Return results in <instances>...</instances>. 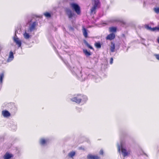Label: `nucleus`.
Instances as JSON below:
<instances>
[{"label": "nucleus", "instance_id": "nucleus-1", "mask_svg": "<svg viewBox=\"0 0 159 159\" xmlns=\"http://www.w3.org/2000/svg\"><path fill=\"white\" fill-rule=\"evenodd\" d=\"M92 7L90 9V14H95L96 9L100 7V2L99 0H92Z\"/></svg>", "mask_w": 159, "mask_h": 159}, {"label": "nucleus", "instance_id": "nucleus-2", "mask_svg": "<svg viewBox=\"0 0 159 159\" xmlns=\"http://www.w3.org/2000/svg\"><path fill=\"white\" fill-rule=\"evenodd\" d=\"M71 100L77 103H80L81 101H85L87 100L86 97L82 95H77L71 99Z\"/></svg>", "mask_w": 159, "mask_h": 159}, {"label": "nucleus", "instance_id": "nucleus-3", "mask_svg": "<svg viewBox=\"0 0 159 159\" xmlns=\"http://www.w3.org/2000/svg\"><path fill=\"white\" fill-rule=\"evenodd\" d=\"M120 149L123 156L124 157L129 156L130 154V151L129 150L127 151L125 149L122 147L121 144L118 146V150L119 152H120Z\"/></svg>", "mask_w": 159, "mask_h": 159}, {"label": "nucleus", "instance_id": "nucleus-4", "mask_svg": "<svg viewBox=\"0 0 159 159\" xmlns=\"http://www.w3.org/2000/svg\"><path fill=\"white\" fill-rule=\"evenodd\" d=\"M72 8L75 10L77 14L80 15L81 14V10L80 7L77 4L72 3L70 4Z\"/></svg>", "mask_w": 159, "mask_h": 159}, {"label": "nucleus", "instance_id": "nucleus-5", "mask_svg": "<svg viewBox=\"0 0 159 159\" xmlns=\"http://www.w3.org/2000/svg\"><path fill=\"white\" fill-rule=\"evenodd\" d=\"M145 27L147 29L150 30L152 31H159V27H156L152 28L150 27L148 25H146Z\"/></svg>", "mask_w": 159, "mask_h": 159}, {"label": "nucleus", "instance_id": "nucleus-6", "mask_svg": "<svg viewBox=\"0 0 159 159\" xmlns=\"http://www.w3.org/2000/svg\"><path fill=\"white\" fill-rule=\"evenodd\" d=\"M115 38V34L113 33H111L108 35L106 37V40H113Z\"/></svg>", "mask_w": 159, "mask_h": 159}, {"label": "nucleus", "instance_id": "nucleus-7", "mask_svg": "<svg viewBox=\"0 0 159 159\" xmlns=\"http://www.w3.org/2000/svg\"><path fill=\"white\" fill-rule=\"evenodd\" d=\"M66 11L68 16L69 18H71L74 15V13L72 12L71 10L69 9H66Z\"/></svg>", "mask_w": 159, "mask_h": 159}, {"label": "nucleus", "instance_id": "nucleus-8", "mask_svg": "<svg viewBox=\"0 0 159 159\" xmlns=\"http://www.w3.org/2000/svg\"><path fill=\"white\" fill-rule=\"evenodd\" d=\"M88 159H100V157L98 155L89 154L87 156Z\"/></svg>", "mask_w": 159, "mask_h": 159}, {"label": "nucleus", "instance_id": "nucleus-9", "mask_svg": "<svg viewBox=\"0 0 159 159\" xmlns=\"http://www.w3.org/2000/svg\"><path fill=\"white\" fill-rule=\"evenodd\" d=\"M14 58L13 54L12 51L10 52L9 57L7 59V62H10L12 61Z\"/></svg>", "mask_w": 159, "mask_h": 159}, {"label": "nucleus", "instance_id": "nucleus-10", "mask_svg": "<svg viewBox=\"0 0 159 159\" xmlns=\"http://www.w3.org/2000/svg\"><path fill=\"white\" fill-rule=\"evenodd\" d=\"M2 113L3 116L5 117H7L10 116H11L10 112L7 110L2 111Z\"/></svg>", "mask_w": 159, "mask_h": 159}, {"label": "nucleus", "instance_id": "nucleus-11", "mask_svg": "<svg viewBox=\"0 0 159 159\" xmlns=\"http://www.w3.org/2000/svg\"><path fill=\"white\" fill-rule=\"evenodd\" d=\"M14 41L16 44L18 45V47L19 48L21 46V42L17 37H15L14 38Z\"/></svg>", "mask_w": 159, "mask_h": 159}, {"label": "nucleus", "instance_id": "nucleus-12", "mask_svg": "<svg viewBox=\"0 0 159 159\" xmlns=\"http://www.w3.org/2000/svg\"><path fill=\"white\" fill-rule=\"evenodd\" d=\"M13 157L12 154L7 152L4 156V159H10Z\"/></svg>", "mask_w": 159, "mask_h": 159}, {"label": "nucleus", "instance_id": "nucleus-13", "mask_svg": "<svg viewBox=\"0 0 159 159\" xmlns=\"http://www.w3.org/2000/svg\"><path fill=\"white\" fill-rule=\"evenodd\" d=\"M111 45L110 46V50L111 52H115V43L112 42L111 43Z\"/></svg>", "mask_w": 159, "mask_h": 159}, {"label": "nucleus", "instance_id": "nucleus-14", "mask_svg": "<svg viewBox=\"0 0 159 159\" xmlns=\"http://www.w3.org/2000/svg\"><path fill=\"white\" fill-rule=\"evenodd\" d=\"M36 25V23L35 22H34L30 26L29 30L30 31H32L35 28V27Z\"/></svg>", "mask_w": 159, "mask_h": 159}, {"label": "nucleus", "instance_id": "nucleus-15", "mask_svg": "<svg viewBox=\"0 0 159 159\" xmlns=\"http://www.w3.org/2000/svg\"><path fill=\"white\" fill-rule=\"evenodd\" d=\"M82 31L84 36L85 38L88 37V33L87 30L84 27H83L82 29Z\"/></svg>", "mask_w": 159, "mask_h": 159}, {"label": "nucleus", "instance_id": "nucleus-16", "mask_svg": "<svg viewBox=\"0 0 159 159\" xmlns=\"http://www.w3.org/2000/svg\"><path fill=\"white\" fill-rule=\"evenodd\" d=\"M83 52L85 56H89L91 55V53L89 51H88L87 49H83Z\"/></svg>", "mask_w": 159, "mask_h": 159}, {"label": "nucleus", "instance_id": "nucleus-17", "mask_svg": "<svg viewBox=\"0 0 159 159\" xmlns=\"http://www.w3.org/2000/svg\"><path fill=\"white\" fill-rule=\"evenodd\" d=\"M116 30L117 28L116 27H111L109 28V31L110 32H116Z\"/></svg>", "mask_w": 159, "mask_h": 159}, {"label": "nucleus", "instance_id": "nucleus-18", "mask_svg": "<svg viewBox=\"0 0 159 159\" xmlns=\"http://www.w3.org/2000/svg\"><path fill=\"white\" fill-rule=\"evenodd\" d=\"M84 43L85 44V45L88 48H89L91 49H93V50L94 49L93 48V47L92 46H91V45H90L89 44V43L87 42L85 40H84Z\"/></svg>", "mask_w": 159, "mask_h": 159}, {"label": "nucleus", "instance_id": "nucleus-19", "mask_svg": "<svg viewBox=\"0 0 159 159\" xmlns=\"http://www.w3.org/2000/svg\"><path fill=\"white\" fill-rule=\"evenodd\" d=\"M75 151H72L69 152L68 154V156L69 157L73 158V157L75 155Z\"/></svg>", "mask_w": 159, "mask_h": 159}, {"label": "nucleus", "instance_id": "nucleus-20", "mask_svg": "<svg viewBox=\"0 0 159 159\" xmlns=\"http://www.w3.org/2000/svg\"><path fill=\"white\" fill-rule=\"evenodd\" d=\"M46 140L44 139H42L40 140V144L42 145H44L46 143Z\"/></svg>", "mask_w": 159, "mask_h": 159}, {"label": "nucleus", "instance_id": "nucleus-21", "mask_svg": "<svg viewBox=\"0 0 159 159\" xmlns=\"http://www.w3.org/2000/svg\"><path fill=\"white\" fill-rule=\"evenodd\" d=\"M24 37L26 39H28L30 38V36L29 34L26 32H25L23 34Z\"/></svg>", "mask_w": 159, "mask_h": 159}, {"label": "nucleus", "instance_id": "nucleus-22", "mask_svg": "<svg viewBox=\"0 0 159 159\" xmlns=\"http://www.w3.org/2000/svg\"><path fill=\"white\" fill-rule=\"evenodd\" d=\"M4 73H2L1 74H0V83L1 84L2 83V82L3 79L4 78Z\"/></svg>", "mask_w": 159, "mask_h": 159}, {"label": "nucleus", "instance_id": "nucleus-23", "mask_svg": "<svg viewBox=\"0 0 159 159\" xmlns=\"http://www.w3.org/2000/svg\"><path fill=\"white\" fill-rule=\"evenodd\" d=\"M95 47L98 48H101V46L100 42H96L94 44Z\"/></svg>", "mask_w": 159, "mask_h": 159}, {"label": "nucleus", "instance_id": "nucleus-24", "mask_svg": "<svg viewBox=\"0 0 159 159\" xmlns=\"http://www.w3.org/2000/svg\"><path fill=\"white\" fill-rule=\"evenodd\" d=\"M44 15L47 18H50L51 17V14L48 12H46L44 13Z\"/></svg>", "mask_w": 159, "mask_h": 159}, {"label": "nucleus", "instance_id": "nucleus-25", "mask_svg": "<svg viewBox=\"0 0 159 159\" xmlns=\"http://www.w3.org/2000/svg\"><path fill=\"white\" fill-rule=\"evenodd\" d=\"M154 10L157 13H159V7L155 8H154Z\"/></svg>", "mask_w": 159, "mask_h": 159}, {"label": "nucleus", "instance_id": "nucleus-26", "mask_svg": "<svg viewBox=\"0 0 159 159\" xmlns=\"http://www.w3.org/2000/svg\"><path fill=\"white\" fill-rule=\"evenodd\" d=\"M154 56H155L156 59L159 60V54H155Z\"/></svg>", "mask_w": 159, "mask_h": 159}, {"label": "nucleus", "instance_id": "nucleus-27", "mask_svg": "<svg viewBox=\"0 0 159 159\" xmlns=\"http://www.w3.org/2000/svg\"><path fill=\"white\" fill-rule=\"evenodd\" d=\"M113 59L112 57H111L110 59V64H111L113 63Z\"/></svg>", "mask_w": 159, "mask_h": 159}, {"label": "nucleus", "instance_id": "nucleus-28", "mask_svg": "<svg viewBox=\"0 0 159 159\" xmlns=\"http://www.w3.org/2000/svg\"><path fill=\"white\" fill-rule=\"evenodd\" d=\"M100 154L101 155H103V150H100Z\"/></svg>", "mask_w": 159, "mask_h": 159}, {"label": "nucleus", "instance_id": "nucleus-29", "mask_svg": "<svg viewBox=\"0 0 159 159\" xmlns=\"http://www.w3.org/2000/svg\"><path fill=\"white\" fill-rule=\"evenodd\" d=\"M157 41L158 43H159V37L157 39Z\"/></svg>", "mask_w": 159, "mask_h": 159}, {"label": "nucleus", "instance_id": "nucleus-30", "mask_svg": "<svg viewBox=\"0 0 159 159\" xmlns=\"http://www.w3.org/2000/svg\"><path fill=\"white\" fill-rule=\"evenodd\" d=\"M80 149H82L81 147H80Z\"/></svg>", "mask_w": 159, "mask_h": 159}]
</instances>
